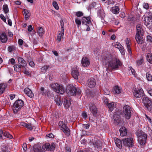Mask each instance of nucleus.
<instances>
[{"mask_svg": "<svg viewBox=\"0 0 152 152\" xmlns=\"http://www.w3.org/2000/svg\"><path fill=\"white\" fill-rule=\"evenodd\" d=\"M102 58L103 64L108 68L116 69H118L119 66H121L122 65V63L118 59L113 57L110 54L103 56Z\"/></svg>", "mask_w": 152, "mask_h": 152, "instance_id": "nucleus-1", "label": "nucleus"}, {"mask_svg": "<svg viewBox=\"0 0 152 152\" xmlns=\"http://www.w3.org/2000/svg\"><path fill=\"white\" fill-rule=\"evenodd\" d=\"M136 134L137 137H138L139 143L142 147L146 144L147 135L141 131L137 132Z\"/></svg>", "mask_w": 152, "mask_h": 152, "instance_id": "nucleus-2", "label": "nucleus"}, {"mask_svg": "<svg viewBox=\"0 0 152 152\" xmlns=\"http://www.w3.org/2000/svg\"><path fill=\"white\" fill-rule=\"evenodd\" d=\"M23 102L21 100L16 101L13 106V110L15 113H17L23 106Z\"/></svg>", "mask_w": 152, "mask_h": 152, "instance_id": "nucleus-3", "label": "nucleus"}, {"mask_svg": "<svg viewBox=\"0 0 152 152\" xmlns=\"http://www.w3.org/2000/svg\"><path fill=\"white\" fill-rule=\"evenodd\" d=\"M51 87L55 92L63 94L64 92V89L63 86L58 83H56L52 84Z\"/></svg>", "mask_w": 152, "mask_h": 152, "instance_id": "nucleus-4", "label": "nucleus"}, {"mask_svg": "<svg viewBox=\"0 0 152 152\" xmlns=\"http://www.w3.org/2000/svg\"><path fill=\"white\" fill-rule=\"evenodd\" d=\"M123 116V112L121 110L117 109L113 116L115 123L118 124L121 123V116Z\"/></svg>", "mask_w": 152, "mask_h": 152, "instance_id": "nucleus-5", "label": "nucleus"}, {"mask_svg": "<svg viewBox=\"0 0 152 152\" xmlns=\"http://www.w3.org/2000/svg\"><path fill=\"white\" fill-rule=\"evenodd\" d=\"M142 101L145 107L149 111H152V100L149 99L146 96L142 98Z\"/></svg>", "mask_w": 152, "mask_h": 152, "instance_id": "nucleus-6", "label": "nucleus"}, {"mask_svg": "<svg viewBox=\"0 0 152 152\" xmlns=\"http://www.w3.org/2000/svg\"><path fill=\"white\" fill-rule=\"evenodd\" d=\"M123 145L126 147H132L134 144V140L132 137L124 139L122 140Z\"/></svg>", "mask_w": 152, "mask_h": 152, "instance_id": "nucleus-7", "label": "nucleus"}, {"mask_svg": "<svg viewBox=\"0 0 152 152\" xmlns=\"http://www.w3.org/2000/svg\"><path fill=\"white\" fill-rule=\"evenodd\" d=\"M143 21L147 27L149 29L152 30V15L145 17Z\"/></svg>", "mask_w": 152, "mask_h": 152, "instance_id": "nucleus-8", "label": "nucleus"}, {"mask_svg": "<svg viewBox=\"0 0 152 152\" xmlns=\"http://www.w3.org/2000/svg\"><path fill=\"white\" fill-rule=\"evenodd\" d=\"M77 88L72 85L68 86L66 89V92L71 96H75L76 94Z\"/></svg>", "mask_w": 152, "mask_h": 152, "instance_id": "nucleus-9", "label": "nucleus"}, {"mask_svg": "<svg viewBox=\"0 0 152 152\" xmlns=\"http://www.w3.org/2000/svg\"><path fill=\"white\" fill-rule=\"evenodd\" d=\"M123 111L125 119L126 120L129 119L131 116L130 107L127 105L124 106L123 108Z\"/></svg>", "mask_w": 152, "mask_h": 152, "instance_id": "nucleus-10", "label": "nucleus"}, {"mask_svg": "<svg viewBox=\"0 0 152 152\" xmlns=\"http://www.w3.org/2000/svg\"><path fill=\"white\" fill-rule=\"evenodd\" d=\"M55 145L54 143H52L50 145L49 143H46L42 146V148L44 150L48 151H53L55 148Z\"/></svg>", "mask_w": 152, "mask_h": 152, "instance_id": "nucleus-11", "label": "nucleus"}, {"mask_svg": "<svg viewBox=\"0 0 152 152\" xmlns=\"http://www.w3.org/2000/svg\"><path fill=\"white\" fill-rule=\"evenodd\" d=\"M89 107L93 116L94 117H96L98 110L95 104L92 103H90L89 104Z\"/></svg>", "mask_w": 152, "mask_h": 152, "instance_id": "nucleus-12", "label": "nucleus"}, {"mask_svg": "<svg viewBox=\"0 0 152 152\" xmlns=\"http://www.w3.org/2000/svg\"><path fill=\"white\" fill-rule=\"evenodd\" d=\"M133 93L134 95L136 98L142 97L143 98L145 96H146L144 93L142 89V88L134 90Z\"/></svg>", "mask_w": 152, "mask_h": 152, "instance_id": "nucleus-13", "label": "nucleus"}, {"mask_svg": "<svg viewBox=\"0 0 152 152\" xmlns=\"http://www.w3.org/2000/svg\"><path fill=\"white\" fill-rule=\"evenodd\" d=\"M81 63L83 66L87 67L90 64V61L88 58L85 57H83L81 60Z\"/></svg>", "mask_w": 152, "mask_h": 152, "instance_id": "nucleus-14", "label": "nucleus"}, {"mask_svg": "<svg viewBox=\"0 0 152 152\" xmlns=\"http://www.w3.org/2000/svg\"><path fill=\"white\" fill-rule=\"evenodd\" d=\"M91 18L89 16L83 17L81 19V22L82 24L86 26H88L91 23V21L90 20Z\"/></svg>", "mask_w": 152, "mask_h": 152, "instance_id": "nucleus-15", "label": "nucleus"}, {"mask_svg": "<svg viewBox=\"0 0 152 152\" xmlns=\"http://www.w3.org/2000/svg\"><path fill=\"white\" fill-rule=\"evenodd\" d=\"M137 33L136 36L141 35L142 36L143 34V31L142 25L138 24L136 26Z\"/></svg>", "mask_w": 152, "mask_h": 152, "instance_id": "nucleus-16", "label": "nucleus"}, {"mask_svg": "<svg viewBox=\"0 0 152 152\" xmlns=\"http://www.w3.org/2000/svg\"><path fill=\"white\" fill-rule=\"evenodd\" d=\"M87 86L91 88H93L96 85L95 80L94 78H91L88 79L87 81Z\"/></svg>", "mask_w": 152, "mask_h": 152, "instance_id": "nucleus-17", "label": "nucleus"}, {"mask_svg": "<svg viewBox=\"0 0 152 152\" xmlns=\"http://www.w3.org/2000/svg\"><path fill=\"white\" fill-rule=\"evenodd\" d=\"M61 130L63 131L67 136L69 135L70 134L69 129L66 126L65 124H64L61 127Z\"/></svg>", "mask_w": 152, "mask_h": 152, "instance_id": "nucleus-18", "label": "nucleus"}, {"mask_svg": "<svg viewBox=\"0 0 152 152\" xmlns=\"http://www.w3.org/2000/svg\"><path fill=\"white\" fill-rule=\"evenodd\" d=\"M92 144L95 149L100 148L102 146L101 142L97 139L95 140L93 142Z\"/></svg>", "mask_w": 152, "mask_h": 152, "instance_id": "nucleus-19", "label": "nucleus"}, {"mask_svg": "<svg viewBox=\"0 0 152 152\" xmlns=\"http://www.w3.org/2000/svg\"><path fill=\"white\" fill-rule=\"evenodd\" d=\"M40 93L42 95L49 97L50 95L49 91L48 90H45L43 87H41L40 89Z\"/></svg>", "mask_w": 152, "mask_h": 152, "instance_id": "nucleus-20", "label": "nucleus"}, {"mask_svg": "<svg viewBox=\"0 0 152 152\" xmlns=\"http://www.w3.org/2000/svg\"><path fill=\"white\" fill-rule=\"evenodd\" d=\"M24 93L30 98H32L34 96V94L32 91L28 88L24 89Z\"/></svg>", "mask_w": 152, "mask_h": 152, "instance_id": "nucleus-21", "label": "nucleus"}, {"mask_svg": "<svg viewBox=\"0 0 152 152\" xmlns=\"http://www.w3.org/2000/svg\"><path fill=\"white\" fill-rule=\"evenodd\" d=\"M79 72L76 68H74L72 72V75L75 79H77L79 75Z\"/></svg>", "mask_w": 152, "mask_h": 152, "instance_id": "nucleus-22", "label": "nucleus"}, {"mask_svg": "<svg viewBox=\"0 0 152 152\" xmlns=\"http://www.w3.org/2000/svg\"><path fill=\"white\" fill-rule=\"evenodd\" d=\"M7 87V84L6 83H1L0 84V95L4 92Z\"/></svg>", "mask_w": 152, "mask_h": 152, "instance_id": "nucleus-23", "label": "nucleus"}, {"mask_svg": "<svg viewBox=\"0 0 152 152\" xmlns=\"http://www.w3.org/2000/svg\"><path fill=\"white\" fill-rule=\"evenodd\" d=\"M0 40L2 43H6L7 40V37L5 33H3L0 35Z\"/></svg>", "mask_w": 152, "mask_h": 152, "instance_id": "nucleus-24", "label": "nucleus"}, {"mask_svg": "<svg viewBox=\"0 0 152 152\" xmlns=\"http://www.w3.org/2000/svg\"><path fill=\"white\" fill-rule=\"evenodd\" d=\"M18 61L19 65L22 67H24L26 66V61L22 58L18 57Z\"/></svg>", "mask_w": 152, "mask_h": 152, "instance_id": "nucleus-25", "label": "nucleus"}, {"mask_svg": "<svg viewBox=\"0 0 152 152\" xmlns=\"http://www.w3.org/2000/svg\"><path fill=\"white\" fill-rule=\"evenodd\" d=\"M116 145L120 149H121L122 147V144L121 141L119 139L116 138L114 139Z\"/></svg>", "mask_w": 152, "mask_h": 152, "instance_id": "nucleus-26", "label": "nucleus"}, {"mask_svg": "<svg viewBox=\"0 0 152 152\" xmlns=\"http://www.w3.org/2000/svg\"><path fill=\"white\" fill-rule=\"evenodd\" d=\"M141 35L136 36L135 39L137 43L140 44H141L143 43V39Z\"/></svg>", "mask_w": 152, "mask_h": 152, "instance_id": "nucleus-27", "label": "nucleus"}, {"mask_svg": "<svg viewBox=\"0 0 152 152\" xmlns=\"http://www.w3.org/2000/svg\"><path fill=\"white\" fill-rule=\"evenodd\" d=\"M119 4H117V6L112 7V12L113 13L117 14L119 13Z\"/></svg>", "mask_w": 152, "mask_h": 152, "instance_id": "nucleus-28", "label": "nucleus"}, {"mask_svg": "<svg viewBox=\"0 0 152 152\" xmlns=\"http://www.w3.org/2000/svg\"><path fill=\"white\" fill-rule=\"evenodd\" d=\"M108 107L111 111H112L113 109L116 107V105L114 102H111L109 103L107 105Z\"/></svg>", "mask_w": 152, "mask_h": 152, "instance_id": "nucleus-29", "label": "nucleus"}, {"mask_svg": "<svg viewBox=\"0 0 152 152\" xmlns=\"http://www.w3.org/2000/svg\"><path fill=\"white\" fill-rule=\"evenodd\" d=\"M130 40V39L129 38H126V43L128 51L130 54H131L132 53V52L131 49L130 44H129Z\"/></svg>", "mask_w": 152, "mask_h": 152, "instance_id": "nucleus-30", "label": "nucleus"}, {"mask_svg": "<svg viewBox=\"0 0 152 152\" xmlns=\"http://www.w3.org/2000/svg\"><path fill=\"white\" fill-rule=\"evenodd\" d=\"M63 104L65 107L66 108H67L70 105V102L69 100L68 99H64L63 101Z\"/></svg>", "mask_w": 152, "mask_h": 152, "instance_id": "nucleus-31", "label": "nucleus"}, {"mask_svg": "<svg viewBox=\"0 0 152 152\" xmlns=\"http://www.w3.org/2000/svg\"><path fill=\"white\" fill-rule=\"evenodd\" d=\"M119 131L120 135L122 136H124L127 134L126 129L125 127L121 128Z\"/></svg>", "mask_w": 152, "mask_h": 152, "instance_id": "nucleus-32", "label": "nucleus"}, {"mask_svg": "<svg viewBox=\"0 0 152 152\" xmlns=\"http://www.w3.org/2000/svg\"><path fill=\"white\" fill-rule=\"evenodd\" d=\"M45 31L42 27H39L38 28L37 33L39 36L42 37L45 33Z\"/></svg>", "mask_w": 152, "mask_h": 152, "instance_id": "nucleus-33", "label": "nucleus"}, {"mask_svg": "<svg viewBox=\"0 0 152 152\" xmlns=\"http://www.w3.org/2000/svg\"><path fill=\"white\" fill-rule=\"evenodd\" d=\"M15 71L20 72L21 71V66L19 64H16L13 66Z\"/></svg>", "mask_w": 152, "mask_h": 152, "instance_id": "nucleus-34", "label": "nucleus"}, {"mask_svg": "<svg viewBox=\"0 0 152 152\" xmlns=\"http://www.w3.org/2000/svg\"><path fill=\"white\" fill-rule=\"evenodd\" d=\"M147 61L150 64H152V54L148 53L147 55Z\"/></svg>", "mask_w": 152, "mask_h": 152, "instance_id": "nucleus-35", "label": "nucleus"}, {"mask_svg": "<svg viewBox=\"0 0 152 152\" xmlns=\"http://www.w3.org/2000/svg\"><path fill=\"white\" fill-rule=\"evenodd\" d=\"M60 23H61V30L60 32L62 33L63 35H64V28L63 20H61L60 21Z\"/></svg>", "mask_w": 152, "mask_h": 152, "instance_id": "nucleus-36", "label": "nucleus"}, {"mask_svg": "<svg viewBox=\"0 0 152 152\" xmlns=\"http://www.w3.org/2000/svg\"><path fill=\"white\" fill-rule=\"evenodd\" d=\"M115 94H119L121 91V88L118 86H115L114 88Z\"/></svg>", "mask_w": 152, "mask_h": 152, "instance_id": "nucleus-37", "label": "nucleus"}, {"mask_svg": "<svg viewBox=\"0 0 152 152\" xmlns=\"http://www.w3.org/2000/svg\"><path fill=\"white\" fill-rule=\"evenodd\" d=\"M23 12L25 18L27 19H28L30 15L29 11L26 9H24L23 10Z\"/></svg>", "mask_w": 152, "mask_h": 152, "instance_id": "nucleus-38", "label": "nucleus"}, {"mask_svg": "<svg viewBox=\"0 0 152 152\" xmlns=\"http://www.w3.org/2000/svg\"><path fill=\"white\" fill-rule=\"evenodd\" d=\"M4 138V137H6L11 139L12 137V136L8 132H4L3 134Z\"/></svg>", "mask_w": 152, "mask_h": 152, "instance_id": "nucleus-39", "label": "nucleus"}, {"mask_svg": "<svg viewBox=\"0 0 152 152\" xmlns=\"http://www.w3.org/2000/svg\"><path fill=\"white\" fill-rule=\"evenodd\" d=\"M146 77L147 80L149 81H152V76L149 72H147L146 74Z\"/></svg>", "mask_w": 152, "mask_h": 152, "instance_id": "nucleus-40", "label": "nucleus"}, {"mask_svg": "<svg viewBox=\"0 0 152 152\" xmlns=\"http://www.w3.org/2000/svg\"><path fill=\"white\" fill-rule=\"evenodd\" d=\"M64 35H63L62 33L60 32L59 33L57 36V40L58 42H60L61 38L63 37Z\"/></svg>", "mask_w": 152, "mask_h": 152, "instance_id": "nucleus-41", "label": "nucleus"}, {"mask_svg": "<svg viewBox=\"0 0 152 152\" xmlns=\"http://www.w3.org/2000/svg\"><path fill=\"white\" fill-rule=\"evenodd\" d=\"M34 152H45L44 151L42 150L41 148H38L35 147L34 148Z\"/></svg>", "mask_w": 152, "mask_h": 152, "instance_id": "nucleus-42", "label": "nucleus"}, {"mask_svg": "<svg viewBox=\"0 0 152 152\" xmlns=\"http://www.w3.org/2000/svg\"><path fill=\"white\" fill-rule=\"evenodd\" d=\"M1 152H9L8 149L4 145H1Z\"/></svg>", "mask_w": 152, "mask_h": 152, "instance_id": "nucleus-43", "label": "nucleus"}, {"mask_svg": "<svg viewBox=\"0 0 152 152\" xmlns=\"http://www.w3.org/2000/svg\"><path fill=\"white\" fill-rule=\"evenodd\" d=\"M3 9L4 12L7 13L9 11L8 6L7 4H5L3 5Z\"/></svg>", "mask_w": 152, "mask_h": 152, "instance_id": "nucleus-44", "label": "nucleus"}, {"mask_svg": "<svg viewBox=\"0 0 152 152\" xmlns=\"http://www.w3.org/2000/svg\"><path fill=\"white\" fill-rule=\"evenodd\" d=\"M55 102L56 104L58 106H61V101L59 98H57L55 99Z\"/></svg>", "mask_w": 152, "mask_h": 152, "instance_id": "nucleus-45", "label": "nucleus"}, {"mask_svg": "<svg viewBox=\"0 0 152 152\" xmlns=\"http://www.w3.org/2000/svg\"><path fill=\"white\" fill-rule=\"evenodd\" d=\"M48 67L49 66H44L41 69V71L43 73H45L46 72V70Z\"/></svg>", "mask_w": 152, "mask_h": 152, "instance_id": "nucleus-46", "label": "nucleus"}, {"mask_svg": "<svg viewBox=\"0 0 152 152\" xmlns=\"http://www.w3.org/2000/svg\"><path fill=\"white\" fill-rule=\"evenodd\" d=\"M75 21L78 27H79L81 24V21L78 18H77L75 19Z\"/></svg>", "mask_w": 152, "mask_h": 152, "instance_id": "nucleus-47", "label": "nucleus"}, {"mask_svg": "<svg viewBox=\"0 0 152 152\" xmlns=\"http://www.w3.org/2000/svg\"><path fill=\"white\" fill-rule=\"evenodd\" d=\"M118 49L122 55H124L125 54L124 49L122 45V46L120 47V48H119Z\"/></svg>", "mask_w": 152, "mask_h": 152, "instance_id": "nucleus-48", "label": "nucleus"}, {"mask_svg": "<svg viewBox=\"0 0 152 152\" xmlns=\"http://www.w3.org/2000/svg\"><path fill=\"white\" fill-rule=\"evenodd\" d=\"M8 49L9 52H11L12 51L15 50V47L14 46H9L8 48Z\"/></svg>", "mask_w": 152, "mask_h": 152, "instance_id": "nucleus-49", "label": "nucleus"}, {"mask_svg": "<svg viewBox=\"0 0 152 152\" xmlns=\"http://www.w3.org/2000/svg\"><path fill=\"white\" fill-rule=\"evenodd\" d=\"M75 15L77 17H80L83 16V13L81 12L78 11L76 12Z\"/></svg>", "mask_w": 152, "mask_h": 152, "instance_id": "nucleus-50", "label": "nucleus"}, {"mask_svg": "<svg viewBox=\"0 0 152 152\" xmlns=\"http://www.w3.org/2000/svg\"><path fill=\"white\" fill-rule=\"evenodd\" d=\"M53 7H55V8L57 10H58L59 9L58 6L56 2L55 1H54L53 2Z\"/></svg>", "mask_w": 152, "mask_h": 152, "instance_id": "nucleus-51", "label": "nucleus"}, {"mask_svg": "<svg viewBox=\"0 0 152 152\" xmlns=\"http://www.w3.org/2000/svg\"><path fill=\"white\" fill-rule=\"evenodd\" d=\"M103 91L105 94L109 95L110 94V91L108 89L105 88L103 89Z\"/></svg>", "mask_w": 152, "mask_h": 152, "instance_id": "nucleus-52", "label": "nucleus"}, {"mask_svg": "<svg viewBox=\"0 0 152 152\" xmlns=\"http://www.w3.org/2000/svg\"><path fill=\"white\" fill-rule=\"evenodd\" d=\"M114 46L115 48H117L118 49L120 48V47L122 46V45L118 42H116L115 43Z\"/></svg>", "mask_w": 152, "mask_h": 152, "instance_id": "nucleus-53", "label": "nucleus"}, {"mask_svg": "<svg viewBox=\"0 0 152 152\" xmlns=\"http://www.w3.org/2000/svg\"><path fill=\"white\" fill-rule=\"evenodd\" d=\"M83 127L86 129H89L90 127V125L89 124H82Z\"/></svg>", "mask_w": 152, "mask_h": 152, "instance_id": "nucleus-54", "label": "nucleus"}, {"mask_svg": "<svg viewBox=\"0 0 152 152\" xmlns=\"http://www.w3.org/2000/svg\"><path fill=\"white\" fill-rule=\"evenodd\" d=\"M147 40L148 41L152 42V37L148 35L147 37Z\"/></svg>", "mask_w": 152, "mask_h": 152, "instance_id": "nucleus-55", "label": "nucleus"}, {"mask_svg": "<svg viewBox=\"0 0 152 152\" xmlns=\"http://www.w3.org/2000/svg\"><path fill=\"white\" fill-rule=\"evenodd\" d=\"M26 127L30 130H31L33 129L32 126L31 124H27Z\"/></svg>", "mask_w": 152, "mask_h": 152, "instance_id": "nucleus-56", "label": "nucleus"}, {"mask_svg": "<svg viewBox=\"0 0 152 152\" xmlns=\"http://www.w3.org/2000/svg\"><path fill=\"white\" fill-rule=\"evenodd\" d=\"M4 132H3L2 130H0V139H4L3 137V134Z\"/></svg>", "mask_w": 152, "mask_h": 152, "instance_id": "nucleus-57", "label": "nucleus"}, {"mask_svg": "<svg viewBox=\"0 0 152 152\" xmlns=\"http://www.w3.org/2000/svg\"><path fill=\"white\" fill-rule=\"evenodd\" d=\"M0 17L2 20H3L4 22L6 23V18L4 17V15L2 14H1L0 15Z\"/></svg>", "mask_w": 152, "mask_h": 152, "instance_id": "nucleus-58", "label": "nucleus"}, {"mask_svg": "<svg viewBox=\"0 0 152 152\" xmlns=\"http://www.w3.org/2000/svg\"><path fill=\"white\" fill-rule=\"evenodd\" d=\"M22 147L23 149V150H24V151H26L27 150V144L26 143H23V144Z\"/></svg>", "mask_w": 152, "mask_h": 152, "instance_id": "nucleus-59", "label": "nucleus"}, {"mask_svg": "<svg viewBox=\"0 0 152 152\" xmlns=\"http://www.w3.org/2000/svg\"><path fill=\"white\" fill-rule=\"evenodd\" d=\"M23 69V72L25 74L28 75H29V72L24 67Z\"/></svg>", "mask_w": 152, "mask_h": 152, "instance_id": "nucleus-60", "label": "nucleus"}, {"mask_svg": "<svg viewBox=\"0 0 152 152\" xmlns=\"http://www.w3.org/2000/svg\"><path fill=\"white\" fill-rule=\"evenodd\" d=\"M149 7V4L148 3H144L143 4V7L146 9L148 8Z\"/></svg>", "mask_w": 152, "mask_h": 152, "instance_id": "nucleus-61", "label": "nucleus"}, {"mask_svg": "<svg viewBox=\"0 0 152 152\" xmlns=\"http://www.w3.org/2000/svg\"><path fill=\"white\" fill-rule=\"evenodd\" d=\"M10 63L12 65H14L15 63V60L13 58L10 59Z\"/></svg>", "mask_w": 152, "mask_h": 152, "instance_id": "nucleus-62", "label": "nucleus"}, {"mask_svg": "<svg viewBox=\"0 0 152 152\" xmlns=\"http://www.w3.org/2000/svg\"><path fill=\"white\" fill-rule=\"evenodd\" d=\"M23 40H22V39H19L18 40V43L20 45H22L23 44Z\"/></svg>", "mask_w": 152, "mask_h": 152, "instance_id": "nucleus-63", "label": "nucleus"}, {"mask_svg": "<svg viewBox=\"0 0 152 152\" xmlns=\"http://www.w3.org/2000/svg\"><path fill=\"white\" fill-rule=\"evenodd\" d=\"M148 92L150 95L152 96V89L150 88H148Z\"/></svg>", "mask_w": 152, "mask_h": 152, "instance_id": "nucleus-64", "label": "nucleus"}]
</instances>
